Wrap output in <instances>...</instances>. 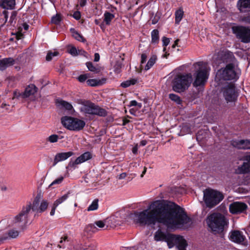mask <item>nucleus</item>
<instances>
[{
    "instance_id": "obj_1",
    "label": "nucleus",
    "mask_w": 250,
    "mask_h": 250,
    "mask_svg": "<svg viewBox=\"0 0 250 250\" xmlns=\"http://www.w3.org/2000/svg\"><path fill=\"white\" fill-rule=\"evenodd\" d=\"M134 215L141 225H155L158 221L171 229L182 227L191 221L184 208L174 202L168 204L164 200L155 201L147 209L135 211Z\"/></svg>"
},
{
    "instance_id": "obj_2",
    "label": "nucleus",
    "mask_w": 250,
    "mask_h": 250,
    "mask_svg": "<svg viewBox=\"0 0 250 250\" xmlns=\"http://www.w3.org/2000/svg\"><path fill=\"white\" fill-rule=\"evenodd\" d=\"M209 230L214 235L223 238L226 233L225 228L228 226V220L222 213L213 212L208 215L206 219Z\"/></svg>"
},
{
    "instance_id": "obj_3",
    "label": "nucleus",
    "mask_w": 250,
    "mask_h": 250,
    "mask_svg": "<svg viewBox=\"0 0 250 250\" xmlns=\"http://www.w3.org/2000/svg\"><path fill=\"white\" fill-rule=\"evenodd\" d=\"M195 68L194 81L193 86L195 87L204 86L208 78L209 71L206 64L203 62H197L193 64Z\"/></svg>"
},
{
    "instance_id": "obj_4",
    "label": "nucleus",
    "mask_w": 250,
    "mask_h": 250,
    "mask_svg": "<svg viewBox=\"0 0 250 250\" xmlns=\"http://www.w3.org/2000/svg\"><path fill=\"white\" fill-rule=\"evenodd\" d=\"M224 198L223 193L210 188L204 190L203 200L207 208H212L219 204Z\"/></svg>"
},
{
    "instance_id": "obj_5",
    "label": "nucleus",
    "mask_w": 250,
    "mask_h": 250,
    "mask_svg": "<svg viewBox=\"0 0 250 250\" xmlns=\"http://www.w3.org/2000/svg\"><path fill=\"white\" fill-rule=\"evenodd\" d=\"M192 81V77L191 73L177 74L172 81V89L176 92H183L188 89Z\"/></svg>"
},
{
    "instance_id": "obj_6",
    "label": "nucleus",
    "mask_w": 250,
    "mask_h": 250,
    "mask_svg": "<svg viewBox=\"0 0 250 250\" xmlns=\"http://www.w3.org/2000/svg\"><path fill=\"white\" fill-rule=\"evenodd\" d=\"M238 66L226 65L219 69L216 75V80L232 81L235 82L239 78V74L236 70Z\"/></svg>"
},
{
    "instance_id": "obj_7",
    "label": "nucleus",
    "mask_w": 250,
    "mask_h": 250,
    "mask_svg": "<svg viewBox=\"0 0 250 250\" xmlns=\"http://www.w3.org/2000/svg\"><path fill=\"white\" fill-rule=\"evenodd\" d=\"M81 112L85 115L89 114L105 117L107 115L106 110L89 101H84L80 107Z\"/></svg>"
},
{
    "instance_id": "obj_8",
    "label": "nucleus",
    "mask_w": 250,
    "mask_h": 250,
    "mask_svg": "<svg viewBox=\"0 0 250 250\" xmlns=\"http://www.w3.org/2000/svg\"><path fill=\"white\" fill-rule=\"evenodd\" d=\"M61 121L62 125L65 128L71 131L81 130L85 125L84 121L71 116H63L61 118Z\"/></svg>"
},
{
    "instance_id": "obj_9",
    "label": "nucleus",
    "mask_w": 250,
    "mask_h": 250,
    "mask_svg": "<svg viewBox=\"0 0 250 250\" xmlns=\"http://www.w3.org/2000/svg\"><path fill=\"white\" fill-rule=\"evenodd\" d=\"M221 92L227 103L235 102L239 95L234 84L232 83H228L223 86Z\"/></svg>"
},
{
    "instance_id": "obj_10",
    "label": "nucleus",
    "mask_w": 250,
    "mask_h": 250,
    "mask_svg": "<svg viewBox=\"0 0 250 250\" xmlns=\"http://www.w3.org/2000/svg\"><path fill=\"white\" fill-rule=\"evenodd\" d=\"M40 200L41 194H38L34 199L32 206L30 204L26 206V207H23L21 212L15 217V222H20L26 219L27 214L31 209L33 211L36 210L39 207Z\"/></svg>"
},
{
    "instance_id": "obj_11",
    "label": "nucleus",
    "mask_w": 250,
    "mask_h": 250,
    "mask_svg": "<svg viewBox=\"0 0 250 250\" xmlns=\"http://www.w3.org/2000/svg\"><path fill=\"white\" fill-rule=\"evenodd\" d=\"M188 246L187 241L183 236L172 233L167 247L171 249L175 247L178 250H187Z\"/></svg>"
},
{
    "instance_id": "obj_12",
    "label": "nucleus",
    "mask_w": 250,
    "mask_h": 250,
    "mask_svg": "<svg viewBox=\"0 0 250 250\" xmlns=\"http://www.w3.org/2000/svg\"><path fill=\"white\" fill-rule=\"evenodd\" d=\"M217 58L219 61L227 64L226 65L238 66V62L233 53L228 49L219 52Z\"/></svg>"
},
{
    "instance_id": "obj_13",
    "label": "nucleus",
    "mask_w": 250,
    "mask_h": 250,
    "mask_svg": "<svg viewBox=\"0 0 250 250\" xmlns=\"http://www.w3.org/2000/svg\"><path fill=\"white\" fill-rule=\"evenodd\" d=\"M233 31L241 42L244 43L250 42V27L237 26L233 27Z\"/></svg>"
},
{
    "instance_id": "obj_14",
    "label": "nucleus",
    "mask_w": 250,
    "mask_h": 250,
    "mask_svg": "<svg viewBox=\"0 0 250 250\" xmlns=\"http://www.w3.org/2000/svg\"><path fill=\"white\" fill-rule=\"evenodd\" d=\"M248 205L244 202H233L229 206V212L233 214L246 213Z\"/></svg>"
},
{
    "instance_id": "obj_15",
    "label": "nucleus",
    "mask_w": 250,
    "mask_h": 250,
    "mask_svg": "<svg viewBox=\"0 0 250 250\" xmlns=\"http://www.w3.org/2000/svg\"><path fill=\"white\" fill-rule=\"evenodd\" d=\"M92 158V154L89 151H86L77 157L74 161H70L68 165L69 170L76 167L77 165L87 161Z\"/></svg>"
},
{
    "instance_id": "obj_16",
    "label": "nucleus",
    "mask_w": 250,
    "mask_h": 250,
    "mask_svg": "<svg viewBox=\"0 0 250 250\" xmlns=\"http://www.w3.org/2000/svg\"><path fill=\"white\" fill-rule=\"evenodd\" d=\"M229 239L235 243L247 246V243L245 242L246 237L243 232L238 230H232L230 231L229 235Z\"/></svg>"
},
{
    "instance_id": "obj_17",
    "label": "nucleus",
    "mask_w": 250,
    "mask_h": 250,
    "mask_svg": "<svg viewBox=\"0 0 250 250\" xmlns=\"http://www.w3.org/2000/svg\"><path fill=\"white\" fill-rule=\"evenodd\" d=\"M216 182L219 184H229L231 180L232 173H212Z\"/></svg>"
},
{
    "instance_id": "obj_18",
    "label": "nucleus",
    "mask_w": 250,
    "mask_h": 250,
    "mask_svg": "<svg viewBox=\"0 0 250 250\" xmlns=\"http://www.w3.org/2000/svg\"><path fill=\"white\" fill-rule=\"evenodd\" d=\"M171 233H165L164 232L158 229L155 232L154 234V240L156 241H165L167 242V245L171 236Z\"/></svg>"
},
{
    "instance_id": "obj_19",
    "label": "nucleus",
    "mask_w": 250,
    "mask_h": 250,
    "mask_svg": "<svg viewBox=\"0 0 250 250\" xmlns=\"http://www.w3.org/2000/svg\"><path fill=\"white\" fill-rule=\"evenodd\" d=\"M232 145L241 149H250V140H240L233 141L231 143Z\"/></svg>"
},
{
    "instance_id": "obj_20",
    "label": "nucleus",
    "mask_w": 250,
    "mask_h": 250,
    "mask_svg": "<svg viewBox=\"0 0 250 250\" xmlns=\"http://www.w3.org/2000/svg\"><path fill=\"white\" fill-rule=\"evenodd\" d=\"M237 6L241 12H250V0H238Z\"/></svg>"
},
{
    "instance_id": "obj_21",
    "label": "nucleus",
    "mask_w": 250,
    "mask_h": 250,
    "mask_svg": "<svg viewBox=\"0 0 250 250\" xmlns=\"http://www.w3.org/2000/svg\"><path fill=\"white\" fill-rule=\"evenodd\" d=\"M74 154L72 151L58 153L55 156L54 163L55 164H56L59 162L64 161L73 156Z\"/></svg>"
},
{
    "instance_id": "obj_22",
    "label": "nucleus",
    "mask_w": 250,
    "mask_h": 250,
    "mask_svg": "<svg viewBox=\"0 0 250 250\" xmlns=\"http://www.w3.org/2000/svg\"><path fill=\"white\" fill-rule=\"evenodd\" d=\"M15 62V60L12 58H6L0 60V70H4L8 67L13 65Z\"/></svg>"
},
{
    "instance_id": "obj_23",
    "label": "nucleus",
    "mask_w": 250,
    "mask_h": 250,
    "mask_svg": "<svg viewBox=\"0 0 250 250\" xmlns=\"http://www.w3.org/2000/svg\"><path fill=\"white\" fill-rule=\"evenodd\" d=\"M16 0H2L0 1V7L5 9H14Z\"/></svg>"
},
{
    "instance_id": "obj_24",
    "label": "nucleus",
    "mask_w": 250,
    "mask_h": 250,
    "mask_svg": "<svg viewBox=\"0 0 250 250\" xmlns=\"http://www.w3.org/2000/svg\"><path fill=\"white\" fill-rule=\"evenodd\" d=\"M245 162L238 167L239 172H250V155H248L245 159Z\"/></svg>"
},
{
    "instance_id": "obj_25",
    "label": "nucleus",
    "mask_w": 250,
    "mask_h": 250,
    "mask_svg": "<svg viewBox=\"0 0 250 250\" xmlns=\"http://www.w3.org/2000/svg\"><path fill=\"white\" fill-rule=\"evenodd\" d=\"M106 81V79L105 78H102L101 80L96 79H88L86 81V83L89 86H97L105 83Z\"/></svg>"
},
{
    "instance_id": "obj_26",
    "label": "nucleus",
    "mask_w": 250,
    "mask_h": 250,
    "mask_svg": "<svg viewBox=\"0 0 250 250\" xmlns=\"http://www.w3.org/2000/svg\"><path fill=\"white\" fill-rule=\"evenodd\" d=\"M37 88L34 84L29 85L26 87L24 93H23V97H28L30 95L34 94L36 91Z\"/></svg>"
},
{
    "instance_id": "obj_27",
    "label": "nucleus",
    "mask_w": 250,
    "mask_h": 250,
    "mask_svg": "<svg viewBox=\"0 0 250 250\" xmlns=\"http://www.w3.org/2000/svg\"><path fill=\"white\" fill-rule=\"evenodd\" d=\"M157 60V58L156 55H153L151 56L150 59L148 60L146 64L145 65V70L147 71L150 69L155 63Z\"/></svg>"
},
{
    "instance_id": "obj_28",
    "label": "nucleus",
    "mask_w": 250,
    "mask_h": 250,
    "mask_svg": "<svg viewBox=\"0 0 250 250\" xmlns=\"http://www.w3.org/2000/svg\"><path fill=\"white\" fill-rule=\"evenodd\" d=\"M151 43L157 44L159 41V32L158 29H154L151 32Z\"/></svg>"
},
{
    "instance_id": "obj_29",
    "label": "nucleus",
    "mask_w": 250,
    "mask_h": 250,
    "mask_svg": "<svg viewBox=\"0 0 250 250\" xmlns=\"http://www.w3.org/2000/svg\"><path fill=\"white\" fill-rule=\"evenodd\" d=\"M104 21L106 25H109L110 24L111 21L114 18L115 16L114 14L106 11L104 14Z\"/></svg>"
},
{
    "instance_id": "obj_30",
    "label": "nucleus",
    "mask_w": 250,
    "mask_h": 250,
    "mask_svg": "<svg viewBox=\"0 0 250 250\" xmlns=\"http://www.w3.org/2000/svg\"><path fill=\"white\" fill-rule=\"evenodd\" d=\"M70 31L72 34L73 37L77 41L83 42L86 41L85 39L83 38V37L81 34H80L78 32L76 31L75 29L71 28Z\"/></svg>"
},
{
    "instance_id": "obj_31",
    "label": "nucleus",
    "mask_w": 250,
    "mask_h": 250,
    "mask_svg": "<svg viewBox=\"0 0 250 250\" xmlns=\"http://www.w3.org/2000/svg\"><path fill=\"white\" fill-rule=\"evenodd\" d=\"M8 18V12L4 10L1 13H0V23L1 25L3 26L7 22Z\"/></svg>"
},
{
    "instance_id": "obj_32",
    "label": "nucleus",
    "mask_w": 250,
    "mask_h": 250,
    "mask_svg": "<svg viewBox=\"0 0 250 250\" xmlns=\"http://www.w3.org/2000/svg\"><path fill=\"white\" fill-rule=\"evenodd\" d=\"M137 82L136 79H132L130 80L125 81L121 83V86L123 88H126L130 86L131 85L136 84Z\"/></svg>"
},
{
    "instance_id": "obj_33",
    "label": "nucleus",
    "mask_w": 250,
    "mask_h": 250,
    "mask_svg": "<svg viewBox=\"0 0 250 250\" xmlns=\"http://www.w3.org/2000/svg\"><path fill=\"white\" fill-rule=\"evenodd\" d=\"M59 105L62 106L67 110L70 111L73 108V106L70 103L63 100H61L58 102Z\"/></svg>"
},
{
    "instance_id": "obj_34",
    "label": "nucleus",
    "mask_w": 250,
    "mask_h": 250,
    "mask_svg": "<svg viewBox=\"0 0 250 250\" xmlns=\"http://www.w3.org/2000/svg\"><path fill=\"white\" fill-rule=\"evenodd\" d=\"M48 203L46 200H42L40 206H39L38 209L36 210L39 213L44 212L47 208Z\"/></svg>"
},
{
    "instance_id": "obj_35",
    "label": "nucleus",
    "mask_w": 250,
    "mask_h": 250,
    "mask_svg": "<svg viewBox=\"0 0 250 250\" xmlns=\"http://www.w3.org/2000/svg\"><path fill=\"white\" fill-rule=\"evenodd\" d=\"M184 15V12L182 9H178L175 12V23L179 24L180 21H181L183 16Z\"/></svg>"
},
{
    "instance_id": "obj_36",
    "label": "nucleus",
    "mask_w": 250,
    "mask_h": 250,
    "mask_svg": "<svg viewBox=\"0 0 250 250\" xmlns=\"http://www.w3.org/2000/svg\"><path fill=\"white\" fill-rule=\"evenodd\" d=\"M86 65L88 70L92 72L98 73L100 71V68L94 66L92 62H87Z\"/></svg>"
},
{
    "instance_id": "obj_37",
    "label": "nucleus",
    "mask_w": 250,
    "mask_h": 250,
    "mask_svg": "<svg viewBox=\"0 0 250 250\" xmlns=\"http://www.w3.org/2000/svg\"><path fill=\"white\" fill-rule=\"evenodd\" d=\"M169 98L171 100L175 102L177 104H180L182 103V101L180 97L176 94H169Z\"/></svg>"
},
{
    "instance_id": "obj_38",
    "label": "nucleus",
    "mask_w": 250,
    "mask_h": 250,
    "mask_svg": "<svg viewBox=\"0 0 250 250\" xmlns=\"http://www.w3.org/2000/svg\"><path fill=\"white\" fill-rule=\"evenodd\" d=\"M62 138H63L62 136L61 137H59L58 135L52 134V135L49 136L47 138V141L51 143H54L57 142L59 139H62Z\"/></svg>"
},
{
    "instance_id": "obj_39",
    "label": "nucleus",
    "mask_w": 250,
    "mask_h": 250,
    "mask_svg": "<svg viewBox=\"0 0 250 250\" xmlns=\"http://www.w3.org/2000/svg\"><path fill=\"white\" fill-rule=\"evenodd\" d=\"M98 208V199H96L93 200L92 204L88 207L87 210H95Z\"/></svg>"
},
{
    "instance_id": "obj_40",
    "label": "nucleus",
    "mask_w": 250,
    "mask_h": 250,
    "mask_svg": "<svg viewBox=\"0 0 250 250\" xmlns=\"http://www.w3.org/2000/svg\"><path fill=\"white\" fill-rule=\"evenodd\" d=\"M69 194V192H68L66 194H65L63 196H62L61 197L59 198V199H57L54 203L58 206L63 202H64L65 200H66L67 198L68 197Z\"/></svg>"
},
{
    "instance_id": "obj_41",
    "label": "nucleus",
    "mask_w": 250,
    "mask_h": 250,
    "mask_svg": "<svg viewBox=\"0 0 250 250\" xmlns=\"http://www.w3.org/2000/svg\"><path fill=\"white\" fill-rule=\"evenodd\" d=\"M17 16V11H12L11 13V16L10 17V20L9 22L10 24H13V23H15L16 21V17Z\"/></svg>"
},
{
    "instance_id": "obj_42",
    "label": "nucleus",
    "mask_w": 250,
    "mask_h": 250,
    "mask_svg": "<svg viewBox=\"0 0 250 250\" xmlns=\"http://www.w3.org/2000/svg\"><path fill=\"white\" fill-rule=\"evenodd\" d=\"M59 54V53L57 51L54 52H49L46 56V60L47 61H51L52 58L55 57L57 56Z\"/></svg>"
},
{
    "instance_id": "obj_43",
    "label": "nucleus",
    "mask_w": 250,
    "mask_h": 250,
    "mask_svg": "<svg viewBox=\"0 0 250 250\" xmlns=\"http://www.w3.org/2000/svg\"><path fill=\"white\" fill-rule=\"evenodd\" d=\"M61 21V18L59 15L56 14L52 17L51 22L55 24H59Z\"/></svg>"
},
{
    "instance_id": "obj_44",
    "label": "nucleus",
    "mask_w": 250,
    "mask_h": 250,
    "mask_svg": "<svg viewBox=\"0 0 250 250\" xmlns=\"http://www.w3.org/2000/svg\"><path fill=\"white\" fill-rule=\"evenodd\" d=\"M7 234L8 237L15 238L18 236L19 232L17 230L11 229L8 231Z\"/></svg>"
},
{
    "instance_id": "obj_45",
    "label": "nucleus",
    "mask_w": 250,
    "mask_h": 250,
    "mask_svg": "<svg viewBox=\"0 0 250 250\" xmlns=\"http://www.w3.org/2000/svg\"><path fill=\"white\" fill-rule=\"evenodd\" d=\"M68 52L73 56H76L79 55L78 50L74 46H71Z\"/></svg>"
},
{
    "instance_id": "obj_46",
    "label": "nucleus",
    "mask_w": 250,
    "mask_h": 250,
    "mask_svg": "<svg viewBox=\"0 0 250 250\" xmlns=\"http://www.w3.org/2000/svg\"><path fill=\"white\" fill-rule=\"evenodd\" d=\"M169 39L167 38L166 37H163L162 38V42H163V46H164L163 48V51L166 52V47L169 44Z\"/></svg>"
},
{
    "instance_id": "obj_47",
    "label": "nucleus",
    "mask_w": 250,
    "mask_h": 250,
    "mask_svg": "<svg viewBox=\"0 0 250 250\" xmlns=\"http://www.w3.org/2000/svg\"><path fill=\"white\" fill-rule=\"evenodd\" d=\"M63 179H64V178L62 176L59 177V178H58L57 179H56L54 181H53L51 183V184L49 186V187H51V186H52L54 185L61 184L62 182Z\"/></svg>"
},
{
    "instance_id": "obj_48",
    "label": "nucleus",
    "mask_w": 250,
    "mask_h": 250,
    "mask_svg": "<svg viewBox=\"0 0 250 250\" xmlns=\"http://www.w3.org/2000/svg\"><path fill=\"white\" fill-rule=\"evenodd\" d=\"M88 77L86 74H82L78 77V81L81 83L84 82L87 79Z\"/></svg>"
},
{
    "instance_id": "obj_49",
    "label": "nucleus",
    "mask_w": 250,
    "mask_h": 250,
    "mask_svg": "<svg viewBox=\"0 0 250 250\" xmlns=\"http://www.w3.org/2000/svg\"><path fill=\"white\" fill-rule=\"evenodd\" d=\"M72 17L76 20H79L81 19V12L79 11H75Z\"/></svg>"
},
{
    "instance_id": "obj_50",
    "label": "nucleus",
    "mask_w": 250,
    "mask_h": 250,
    "mask_svg": "<svg viewBox=\"0 0 250 250\" xmlns=\"http://www.w3.org/2000/svg\"><path fill=\"white\" fill-rule=\"evenodd\" d=\"M95 224L100 228H103L105 226L104 222L101 220L96 221Z\"/></svg>"
},
{
    "instance_id": "obj_51",
    "label": "nucleus",
    "mask_w": 250,
    "mask_h": 250,
    "mask_svg": "<svg viewBox=\"0 0 250 250\" xmlns=\"http://www.w3.org/2000/svg\"><path fill=\"white\" fill-rule=\"evenodd\" d=\"M147 59V55L146 53H143L141 55V64H142L146 62Z\"/></svg>"
},
{
    "instance_id": "obj_52",
    "label": "nucleus",
    "mask_w": 250,
    "mask_h": 250,
    "mask_svg": "<svg viewBox=\"0 0 250 250\" xmlns=\"http://www.w3.org/2000/svg\"><path fill=\"white\" fill-rule=\"evenodd\" d=\"M57 206H57V205H56V204L54 203V204H53V206H52V207L51 210V211H50V215L53 216V215H54V214H55V210H56V208L57 207Z\"/></svg>"
},
{
    "instance_id": "obj_53",
    "label": "nucleus",
    "mask_w": 250,
    "mask_h": 250,
    "mask_svg": "<svg viewBox=\"0 0 250 250\" xmlns=\"http://www.w3.org/2000/svg\"><path fill=\"white\" fill-rule=\"evenodd\" d=\"M138 144H136L133 148H132V153L134 154H137L138 153Z\"/></svg>"
},
{
    "instance_id": "obj_54",
    "label": "nucleus",
    "mask_w": 250,
    "mask_h": 250,
    "mask_svg": "<svg viewBox=\"0 0 250 250\" xmlns=\"http://www.w3.org/2000/svg\"><path fill=\"white\" fill-rule=\"evenodd\" d=\"M242 20L245 22L250 24V16L244 17Z\"/></svg>"
},
{
    "instance_id": "obj_55",
    "label": "nucleus",
    "mask_w": 250,
    "mask_h": 250,
    "mask_svg": "<svg viewBox=\"0 0 250 250\" xmlns=\"http://www.w3.org/2000/svg\"><path fill=\"white\" fill-rule=\"evenodd\" d=\"M126 176V173H121L119 175L117 176L119 179H123Z\"/></svg>"
},
{
    "instance_id": "obj_56",
    "label": "nucleus",
    "mask_w": 250,
    "mask_h": 250,
    "mask_svg": "<svg viewBox=\"0 0 250 250\" xmlns=\"http://www.w3.org/2000/svg\"><path fill=\"white\" fill-rule=\"evenodd\" d=\"M100 60V55L98 53H95L94 54V61L96 62H99Z\"/></svg>"
},
{
    "instance_id": "obj_57",
    "label": "nucleus",
    "mask_w": 250,
    "mask_h": 250,
    "mask_svg": "<svg viewBox=\"0 0 250 250\" xmlns=\"http://www.w3.org/2000/svg\"><path fill=\"white\" fill-rule=\"evenodd\" d=\"M137 105V102L135 100L131 101L129 106H136Z\"/></svg>"
},
{
    "instance_id": "obj_58",
    "label": "nucleus",
    "mask_w": 250,
    "mask_h": 250,
    "mask_svg": "<svg viewBox=\"0 0 250 250\" xmlns=\"http://www.w3.org/2000/svg\"><path fill=\"white\" fill-rule=\"evenodd\" d=\"M78 53L79 55L80 54L85 57H86V55L87 54V52L83 50H78Z\"/></svg>"
},
{
    "instance_id": "obj_59",
    "label": "nucleus",
    "mask_w": 250,
    "mask_h": 250,
    "mask_svg": "<svg viewBox=\"0 0 250 250\" xmlns=\"http://www.w3.org/2000/svg\"><path fill=\"white\" fill-rule=\"evenodd\" d=\"M87 2V0H81L80 1V5L81 7L84 6Z\"/></svg>"
},
{
    "instance_id": "obj_60",
    "label": "nucleus",
    "mask_w": 250,
    "mask_h": 250,
    "mask_svg": "<svg viewBox=\"0 0 250 250\" xmlns=\"http://www.w3.org/2000/svg\"><path fill=\"white\" fill-rule=\"evenodd\" d=\"M8 238L7 236H0V245L2 244L3 241Z\"/></svg>"
},
{
    "instance_id": "obj_61",
    "label": "nucleus",
    "mask_w": 250,
    "mask_h": 250,
    "mask_svg": "<svg viewBox=\"0 0 250 250\" xmlns=\"http://www.w3.org/2000/svg\"><path fill=\"white\" fill-rule=\"evenodd\" d=\"M147 143V141L146 140H142L140 143V146H145Z\"/></svg>"
},
{
    "instance_id": "obj_62",
    "label": "nucleus",
    "mask_w": 250,
    "mask_h": 250,
    "mask_svg": "<svg viewBox=\"0 0 250 250\" xmlns=\"http://www.w3.org/2000/svg\"><path fill=\"white\" fill-rule=\"evenodd\" d=\"M201 134H200V132H198L196 135V139L198 141H201L202 137L201 136Z\"/></svg>"
},
{
    "instance_id": "obj_63",
    "label": "nucleus",
    "mask_w": 250,
    "mask_h": 250,
    "mask_svg": "<svg viewBox=\"0 0 250 250\" xmlns=\"http://www.w3.org/2000/svg\"><path fill=\"white\" fill-rule=\"evenodd\" d=\"M24 30H27L29 29V25L26 23H24L22 25Z\"/></svg>"
},
{
    "instance_id": "obj_64",
    "label": "nucleus",
    "mask_w": 250,
    "mask_h": 250,
    "mask_svg": "<svg viewBox=\"0 0 250 250\" xmlns=\"http://www.w3.org/2000/svg\"><path fill=\"white\" fill-rule=\"evenodd\" d=\"M179 42V39H177V40L175 41V42H174V44L172 45V48H175V46L177 45L178 43V42Z\"/></svg>"
}]
</instances>
